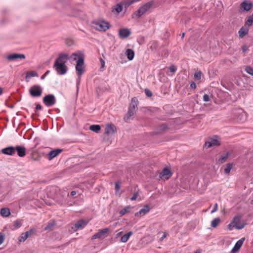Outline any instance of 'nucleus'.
<instances>
[{
    "instance_id": "nucleus-1",
    "label": "nucleus",
    "mask_w": 253,
    "mask_h": 253,
    "mask_svg": "<svg viewBox=\"0 0 253 253\" xmlns=\"http://www.w3.org/2000/svg\"><path fill=\"white\" fill-rule=\"evenodd\" d=\"M138 103V99L136 97H134L131 99V103L129 104L128 112L124 117V120L127 121V120L134 115L135 107H137Z\"/></svg>"
},
{
    "instance_id": "nucleus-2",
    "label": "nucleus",
    "mask_w": 253,
    "mask_h": 253,
    "mask_svg": "<svg viewBox=\"0 0 253 253\" xmlns=\"http://www.w3.org/2000/svg\"><path fill=\"white\" fill-rule=\"evenodd\" d=\"M152 3L150 2H147L141 6L138 10L134 12L132 15V18H138L145 13L152 7Z\"/></svg>"
},
{
    "instance_id": "nucleus-3",
    "label": "nucleus",
    "mask_w": 253,
    "mask_h": 253,
    "mask_svg": "<svg viewBox=\"0 0 253 253\" xmlns=\"http://www.w3.org/2000/svg\"><path fill=\"white\" fill-rule=\"evenodd\" d=\"M94 28L99 31L105 32L109 29L110 27V24L104 20H100L93 23Z\"/></svg>"
},
{
    "instance_id": "nucleus-4",
    "label": "nucleus",
    "mask_w": 253,
    "mask_h": 253,
    "mask_svg": "<svg viewBox=\"0 0 253 253\" xmlns=\"http://www.w3.org/2000/svg\"><path fill=\"white\" fill-rule=\"evenodd\" d=\"M233 119L237 122H244L246 120V115L243 110L241 109H234L233 111Z\"/></svg>"
},
{
    "instance_id": "nucleus-5",
    "label": "nucleus",
    "mask_w": 253,
    "mask_h": 253,
    "mask_svg": "<svg viewBox=\"0 0 253 253\" xmlns=\"http://www.w3.org/2000/svg\"><path fill=\"white\" fill-rule=\"evenodd\" d=\"M84 55L81 51H77L70 56V60L72 62H76V63H84Z\"/></svg>"
},
{
    "instance_id": "nucleus-6",
    "label": "nucleus",
    "mask_w": 253,
    "mask_h": 253,
    "mask_svg": "<svg viewBox=\"0 0 253 253\" xmlns=\"http://www.w3.org/2000/svg\"><path fill=\"white\" fill-rule=\"evenodd\" d=\"M217 135H214L212 138L209 137L207 141H206L204 146L209 148L214 146H219L221 145V141L217 138Z\"/></svg>"
},
{
    "instance_id": "nucleus-7",
    "label": "nucleus",
    "mask_w": 253,
    "mask_h": 253,
    "mask_svg": "<svg viewBox=\"0 0 253 253\" xmlns=\"http://www.w3.org/2000/svg\"><path fill=\"white\" fill-rule=\"evenodd\" d=\"M29 92L33 97H38L42 95V89L40 85L35 84L30 87Z\"/></svg>"
},
{
    "instance_id": "nucleus-8",
    "label": "nucleus",
    "mask_w": 253,
    "mask_h": 253,
    "mask_svg": "<svg viewBox=\"0 0 253 253\" xmlns=\"http://www.w3.org/2000/svg\"><path fill=\"white\" fill-rule=\"evenodd\" d=\"M42 101L45 106L47 107H50L53 106L55 104L56 98L53 94H49L45 95L43 97Z\"/></svg>"
},
{
    "instance_id": "nucleus-9",
    "label": "nucleus",
    "mask_w": 253,
    "mask_h": 253,
    "mask_svg": "<svg viewBox=\"0 0 253 253\" xmlns=\"http://www.w3.org/2000/svg\"><path fill=\"white\" fill-rule=\"evenodd\" d=\"M85 64H76V71L78 77L77 84H80L81 76L85 71Z\"/></svg>"
},
{
    "instance_id": "nucleus-10",
    "label": "nucleus",
    "mask_w": 253,
    "mask_h": 253,
    "mask_svg": "<svg viewBox=\"0 0 253 253\" xmlns=\"http://www.w3.org/2000/svg\"><path fill=\"white\" fill-rule=\"evenodd\" d=\"M117 132V128L112 123L107 124L104 135H114Z\"/></svg>"
},
{
    "instance_id": "nucleus-11",
    "label": "nucleus",
    "mask_w": 253,
    "mask_h": 253,
    "mask_svg": "<svg viewBox=\"0 0 253 253\" xmlns=\"http://www.w3.org/2000/svg\"><path fill=\"white\" fill-rule=\"evenodd\" d=\"M53 68L59 75H64L68 71L66 64H53Z\"/></svg>"
},
{
    "instance_id": "nucleus-12",
    "label": "nucleus",
    "mask_w": 253,
    "mask_h": 253,
    "mask_svg": "<svg viewBox=\"0 0 253 253\" xmlns=\"http://www.w3.org/2000/svg\"><path fill=\"white\" fill-rule=\"evenodd\" d=\"M36 232V229L34 228L31 229L26 232L23 233L19 237V242H24L29 236L34 234Z\"/></svg>"
},
{
    "instance_id": "nucleus-13",
    "label": "nucleus",
    "mask_w": 253,
    "mask_h": 253,
    "mask_svg": "<svg viewBox=\"0 0 253 253\" xmlns=\"http://www.w3.org/2000/svg\"><path fill=\"white\" fill-rule=\"evenodd\" d=\"M109 229L108 228H105L99 230L98 232L93 235L91 237V240L95 239H99L103 236H106L109 232Z\"/></svg>"
},
{
    "instance_id": "nucleus-14",
    "label": "nucleus",
    "mask_w": 253,
    "mask_h": 253,
    "mask_svg": "<svg viewBox=\"0 0 253 253\" xmlns=\"http://www.w3.org/2000/svg\"><path fill=\"white\" fill-rule=\"evenodd\" d=\"M14 154L17 152L19 157H24L26 154V149L25 147L20 145H16L14 147Z\"/></svg>"
},
{
    "instance_id": "nucleus-15",
    "label": "nucleus",
    "mask_w": 253,
    "mask_h": 253,
    "mask_svg": "<svg viewBox=\"0 0 253 253\" xmlns=\"http://www.w3.org/2000/svg\"><path fill=\"white\" fill-rule=\"evenodd\" d=\"M63 151L62 149L57 148L50 151L47 154V158L49 160H51L58 155H59Z\"/></svg>"
},
{
    "instance_id": "nucleus-16",
    "label": "nucleus",
    "mask_w": 253,
    "mask_h": 253,
    "mask_svg": "<svg viewBox=\"0 0 253 253\" xmlns=\"http://www.w3.org/2000/svg\"><path fill=\"white\" fill-rule=\"evenodd\" d=\"M172 174L170 169L168 167H165L160 173V177H164L166 179H169Z\"/></svg>"
},
{
    "instance_id": "nucleus-17",
    "label": "nucleus",
    "mask_w": 253,
    "mask_h": 253,
    "mask_svg": "<svg viewBox=\"0 0 253 253\" xmlns=\"http://www.w3.org/2000/svg\"><path fill=\"white\" fill-rule=\"evenodd\" d=\"M88 221L85 219H81L77 222L72 227L74 231H77L80 228H84L88 223Z\"/></svg>"
},
{
    "instance_id": "nucleus-18",
    "label": "nucleus",
    "mask_w": 253,
    "mask_h": 253,
    "mask_svg": "<svg viewBox=\"0 0 253 253\" xmlns=\"http://www.w3.org/2000/svg\"><path fill=\"white\" fill-rule=\"evenodd\" d=\"M245 240V238L244 237L238 240L230 251V253H237L241 248Z\"/></svg>"
},
{
    "instance_id": "nucleus-19",
    "label": "nucleus",
    "mask_w": 253,
    "mask_h": 253,
    "mask_svg": "<svg viewBox=\"0 0 253 253\" xmlns=\"http://www.w3.org/2000/svg\"><path fill=\"white\" fill-rule=\"evenodd\" d=\"M68 59H70V57L68 54L61 53L59 57L55 60L54 63H65Z\"/></svg>"
},
{
    "instance_id": "nucleus-20",
    "label": "nucleus",
    "mask_w": 253,
    "mask_h": 253,
    "mask_svg": "<svg viewBox=\"0 0 253 253\" xmlns=\"http://www.w3.org/2000/svg\"><path fill=\"white\" fill-rule=\"evenodd\" d=\"M14 147L9 146L2 149L0 151L4 155L13 156L14 155Z\"/></svg>"
},
{
    "instance_id": "nucleus-21",
    "label": "nucleus",
    "mask_w": 253,
    "mask_h": 253,
    "mask_svg": "<svg viewBox=\"0 0 253 253\" xmlns=\"http://www.w3.org/2000/svg\"><path fill=\"white\" fill-rule=\"evenodd\" d=\"M131 34L130 31L127 28L121 29L119 31V36L121 39H125Z\"/></svg>"
},
{
    "instance_id": "nucleus-22",
    "label": "nucleus",
    "mask_w": 253,
    "mask_h": 253,
    "mask_svg": "<svg viewBox=\"0 0 253 253\" xmlns=\"http://www.w3.org/2000/svg\"><path fill=\"white\" fill-rule=\"evenodd\" d=\"M152 209L148 205L144 206L143 208L141 209L138 212L135 213V216H141L145 215L148 212Z\"/></svg>"
},
{
    "instance_id": "nucleus-23",
    "label": "nucleus",
    "mask_w": 253,
    "mask_h": 253,
    "mask_svg": "<svg viewBox=\"0 0 253 253\" xmlns=\"http://www.w3.org/2000/svg\"><path fill=\"white\" fill-rule=\"evenodd\" d=\"M25 56L23 54H12L6 56V59L10 61H14L17 59H25Z\"/></svg>"
},
{
    "instance_id": "nucleus-24",
    "label": "nucleus",
    "mask_w": 253,
    "mask_h": 253,
    "mask_svg": "<svg viewBox=\"0 0 253 253\" xmlns=\"http://www.w3.org/2000/svg\"><path fill=\"white\" fill-rule=\"evenodd\" d=\"M241 8L246 11L250 10L252 7V3L247 1H243L241 4Z\"/></svg>"
},
{
    "instance_id": "nucleus-25",
    "label": "nucleus",
    "mask_w": 253,
    "mask_h": 253,
    "mask_svg": "<svg viewBox=\"0 0 253 253\" xmlns=\"http://www.w3.org/2000/svg\"><path fill=\"white\" fill-rule=\"evenodd\" d=\"M249 32V28L244 26L242 27L238 31V34L240 38H243Z\"/></svg>"
},
{
    "instance_id": "nucleus-26",
    "label": "nucleus",
    "mask_w": 253,
    "mask_h": 253,
    "mask_svg": "<svg viewBox=\"0 0 253 253\" xmlns=\"http://www.w3.org/2000/svg\"><path fill=\"white\" fill-rule=\"evenodd\" d=\"M38 74L36 71H28L26 73L25 80L27 82L29 81L31 77H38Z\"/></svg>"
},
{
    "instance_id": "nucleus-27",
    "label": "nucleus",
    "mask_w": 253,
    "mask_h": 253,
    "mask_svg": "<svg viewBox=\"0 0 253 253\" xmlns=\"http://www.w3.org/2000/svg\"><path fill=\"white\" fill-rule=\"evenodd\" d=\"M159 129L156 134H160L166 131L169 129L168 125L166 123L160 124L159 126Z\"/></svg>"
},
{
    "instance_id": "nucleus-28",
    "label": "nucleus",
    "mask_w": 253,
    "mask_h": 253,
    "mask_svg": "<svg viewBox=\"0 0 253 253\" xmlns=\"http://www.w3.org/2000/svg\"><path fill=\"white\" fill-rule=\"evenodd\" d=\"M0 214L3 217H8L10 215V209L8 208H2L0 210Z\"/></svg>"
},
{
    "instance_id": "nucleus-29",
    "label": "nucleus",
    "mask_w": 253,
    "mask_h": 253,
    "mask_svg": "<svg viewBox=\"0 0 253 253\" xmlns=\"http://www.w3.org/2000/svg\"><path fill=\"white\" fill-rule=\"evenodd\" d=\"M132 231H129L128 232L126 233L125 235H124L121 238L120 241L123 243H126L130 236L132 234Z\"/></svg>"
},
{
    "instance_id": "nucleus-30",
    "label": "nucleus",
    "mask_w": 253,
    "mask_h": 253,
    "mask_svg": "<svg viewBox=\"0 0 253 253\" xmlns=\"http://www.w3.org/2000/svg\"><path fill=\"white\" fill-rule=\"evenodd\" d=\"M89 129L96 133H98L101 129V126L99 125H92L90 126Z\"/></svg>"
},
{
    "instance_id": "nucleus-31",
    "label": "nucleus",
    "mask_w": 253,
    "mask_h": 253,
    "mask_svg": "<svg viewBox=\"0 0 253 253\" xmlns=\"http://www.w3.org/2000/svg\"><path fill=\"white\" fill-rule=\"evenodd\" d=\"M126 54L127 55V58L131 60L134 58V52L132 49H127L126 50Z\"/></svg>"
},
{
    "instance_id": "nucleus-32",
    "label": "nucleus",
    "mask_w": 253,
    "mask_h": 253,
    "mask_svg": "<svg viewBox=\"0 0 253 253\" xmlns=\"http://www.w3.org/2000/svg\"><path fill=\"white\" fill-rule=\"evenodd\" d=\"M229 156V153L228 152H226L224 155L221 156V157L218 160V163L220 164L223 163L225 162Z\"/></svg>"
},
{
    "instance_id": "nucleus-33",
    "label": "nucleus",
    "mask_w": 253,
    "mask_h": 253,
    "mask_svg": "<svg viewBox=\"0 0 253 253\" xmlns=\"http://www.w3.org/2000/svg\"><path fill=\"white\" fill-rule=\"evenodd\" d=\"M221 220L219 217H216L213 219L211 222V226L213 228H216L219 224Z\"/></svg>"
},
{
    "instance_id": "nucleus-34",
    "label": "nucleus",
    "mask_w": 253,
    "mask_h": 253,
    "mask_svg": "<svg viewBox=\"0 0 253 253\" xmlns=\"http://www.w3.org/2000/svg\"><path fill=\"white\" fill-rule=\"evenodd\" d=\"M123 5L122 3H119L114 6L113 11H116L118 13L121 12L123 10Z\"/></svg>"
},
{
    "instance_id": "nucleus-35",
    "label": "nucleus",
    "mask_w": 253,
    "mask_h": 253,
    "mask_svg": "<svg viewBox=\"0 0 253 253\" xmlns=\"http://www.w3.org/2000/svg\"><path fill=\"white\" fill-rule=\"evenodd\" d=\"M130 206H128L127 207H126L125 208L121 210L119 213L120 214V216H122L124 215H125L126 213H128L130 211Z\"/></svg>"
},
{
    "instance_id": "nucleus-36",
    "label": "nucleus",
    "mask_w": 253,
    "mask_h": 253,
    "mask_svg": "<svg viewBox=\"0 0 253 253\" xmlns=\"http://www.w3.org/2000/svg\"><path fill=\"white\" fill-rule=\"evenodd\" d=\"M253 23V17L250 16L248 17L247 20H246L244 26L246 27H249L251 26Z\"/></svg>"
},
{
    "instance_id": "nucleus-37",
    "label": "nucleus",
    "mask_w": 253,
    "mask_h": 253,
    "mask_svg": "<svg viewBox=\"0 0 253 253\" xmlns=\"http://www.w3.org/2000/svg\"><path fill=\"white\" fill-rule=\"evenodd\" d=\"M22 225V223L20 221L17 220L15 221L14 224L11 227V230H15L16 228H18Z\"/></svg>"
},
{
    "instance_id": "nucleus-38",
    "label": "nucleus",
    "mask_w": 253,
    "mask_h": 253,
    "mask_svg": "<svg viewBox=\"0 0 253 253\" xmlns=\"http://www.w3.org/2000/svg\"><path fill=\"white\" fill-rule=\"evenodd\" d=\"M135 0H126L123 1L122 2L123 5L125 6V7H128L129 5L132 4Z\"/></svg>"
},
{
    "instance_id": "nucleus-39",
    "label": "nucleus",
    "mask_w": 253,
    "mask_h": 253,
    "mask_svg": "<svg viewBox=\"0 0 253 253\" xmlns=\"http://www.w3.org/2000/svg\"><path fill=\"white\" fill-rule=\"evenodd\" d=\"M233 167V165L232 163H228L226 165V167L225 169H224V172L226 174H229L231 171V169H232Z\"/></svg>"
},
{
    "instance_id": "nucleus-40",
    "label": "nucleus",
    "mask_w": 253,
    "mask_h": 253,
    "mask_svg": "<svg viewBox=\"0 0 253 253\" xmlns=\"http://www.w3.org/2000/svg\"><path fill=\"white\" fill-rule=\"evenodd\" d=\"M246 224H247L246 222H242V223H240L239 224H238V223L235 224L234 226L236 229L241 230V229H243Z\"/></svg>"
},
{
    "instance_id": "nucleus-41",
    "label": "nucleus",
    "mask_w": 253,
    "mask_h": 253,
    "mask_svg": "<svg viewBox=\"0 0 253 253\" xmlns=\"http://www.w3.org/2000/svg\"><path fill=\"white\" fill-rule=\"evenodd\" d=\"M245 71L251 76H253V68L249 66H247L245 68Z\"/></svg>"
},
{
    "instance_id": "nucleus-42",
    "label": "nucleus",
    "mask_w": 253,
    "mask_h": 253,
    "mask_svg": "<svg viewBox=\"0 0 253 253\" xmlns=\"http://www.w3.org/2000/svg\"><path fill=\"white\" fill-rule=\"evenodd\" d=\"M242 218L241 215H236L232 220V223H234L235 224H237L240 222V220Z\"/></svg>"
},
{
    "instance_id": "nucleus-43",
    "label": "nucleus",
    "mask_w": 253,
    "mask_h": 253,
    "mask_svg": "<svg viewBox=\"0 0 253 253\" xmlns=\"http://www.w3.org/2000/svg\"><path fill=\"white\" fill-rule=\"evenodd\" d=\"M201 71H198L197 72H195L194 74V78L196 80H200L201 78V75H202Z\"/></svg>"
},
{
    "instance_id": "nucleus-44",
    "label": "nucleus",
    "mask_w": 253,
    "mask_h": 253,
    "mask_svg": "<svg viewBox=\"0 0 253 253\" xmlns=\"http://www.w3.org/2000/svg\"><path fill=\"white\" fill-rule=\"evenodd\" d=\"M145 93L148 97H151L153 95L152 92L148 88H145L144 90Z\"/></svg>"
},
{
    "instance_id": "nucleus-45",
    "label": "nucleus",
    "mask_w": 253,
    "mask_h": 253,
    "mask_svg": "<svg viewBox=\"0 0 253 253\" xmlns=\"http://www.w3.org/2000/svg\"><path fill=\"white\" fill-rule=\"evenodd\" d=\"M151 45L150 48L152 49V50H154L156 49L158 46V43L156 42H151Z\"/></svg>"
},
{
    "instance_id": "nucleus-46",
    "label": "nucleus",
    "mask_w": 253,
    "mask_h": 253,
    "mask_svg": "<svg viewBox=\"0 0 253 253\" xmlns=\"http://www.w3.org/2000/svg\"><path fill=\"white\" fill-rule=\"evenodd\" d=\"M169 70L170 73H174L177 70V67L172 64L169 67Z\"/></svg>"
},
{
    "instance_id": "nucleus-47",
    "label": "nucleus",
    "mask_w": 253,
    "mask_h": 253,
    "mask_svg": "<svg viewBox=\"0 0 253 253\" xmlns=\"http://www.w3.org/2000/svg\"><path fill=\"white\" fill-rule=\"evenodd\" d=\"M66 45L68 46H71L74 44V41L73 40L71 39H66L65 42Z\"/></svg>"
},
{
    "instance_id": "nucleus-48",
    "label": "nucleus",
    "mask_w": 253,
    "mask_h": 253,
    "mask_svg": "<svg viewBox=\"0 0 253 253\" xmlns=\"http://www.w3.org/2000/svg\"><path fill=\"white\" fill-rule=\"evenodd\" d=\"M138 196V191L134 192V193L133 194V196L131 197L130 200L131 201L136 200Z\"/></svg>"
},
{
    "instance_id": "nucleus-49",
    "label": "nucleus",
    "mask_w": 253,
    "mask_h": 253,
    "mask_svg": "<svg viewBox=\"0 0 253 253\" xmlns=\"http://www.w3.org/2000/svg\"><path fill=\"white\" fill-rule=\"evenodd\" d=\"M120 184H121V182L120 183L119 181L115 182V188L116 192L119 191V190L120 188V186H121Z\"/></svg>"
},
{
    "instance_id": "nucleus-50",
    "label": "nucleus",
    "mask_w": 253,
    "mask_h": 253,
    "mask_svg": "<svg viewBox=\"0 0 253 253\" xmlns=\"http://www.w3.org/2000/svg\"><path fill=\"white\" fill-rule=\"evenodd\" d=\"M203 100L205 101V102H208L210 100V96L207 94H205L203 96Z\"/></svg>"
},
{
    "instance_id": "nucleus-51",
    "label": "nucleus",
    "mask_w": 253,
    "mask_h": 253,
    "mask_svg": "<svg viewBox=\"0 0 253 253\" xmlns=\"http://www.w3.org/2000/svg\"><path fill=\"white\" fill-rule=\"evenodd\" d=\"M4 240V235L2 232H0V245H1Z\"/></svg>"
},
{
    "instance_id": "nucleus-52",
    "label": "nucleus",
    "mask_w": 253,
    "mask_h": 253,
    "mask_svg": "<svg viewBox=\"0 0 253 253\" xmlns=\"http://www.w3.org/2000/svg\"><path fill=\"white\" fill-rule=\"evenodd\" d=\"M54 226L53 223H49L45 227V230H48L52 228Z\"/></svg>"
},
{
    "instance_id": "nucleus-53",
    "label": "nucleus",
    "mask_w": 253,
    "mask_h": 253,
    "mask_svg": "<svg viewBox=\"0 0 253 253\" xmlns=\"http://www.w3.org/2000/svg\"><path fill=\"white\" fill-rule=\"evenodd\" d=\"M217 208H218V204H217V203H215L214 205V208H213V210L211 211V213H212L216 211L217 210Z\"/></svg>"
},
{
    "instance_id": "nucleus-54",
    "label": "nucleus",
    "mask_w": 253,
    "mask_h": 253,
    "mask_svg": "<svg viewBox=\"0 0 253 253\" xmlns=\"http://www.w3.org/2000/svg\"><path fill=\"white\" fill-rule=\"evenodd\" d=\"M233 227H235L234 223H232V222L228 225V229L230 230H231Z\"/></svg>"
},
{
    "instance_id": "nucleus-55",
    "label": "nucleus",
    "mask_w": 253,
    "mask_h": 253,
    "mask_svg": "<svg viewBox=\"0 0 253 253\" xmlns=\"http://www.w3.org/2000/svg\"><path fill=\"white\" fill-rule=\"evenodd\" d=\"M248 47L246 45H244L243 46H242V50L243 53L246 52L248 50Z\"/></svg>"
},
{
    "instance_id": "nucleus-56",
    "label": "nucleus",
    "mask_w": 253,
    "mask_h": 253,
    "mask_svg": "<svg viewBox=\"0 0 253 253\" xmlns=\"http://www.w3.org/2000/svg\"><path fill=\"white\" fill-rule=\"evenodd\" d=\"M190 87L192 89H195L196 88V83L194 82H192V83L190 84Z\"/></svg>"
},
{
    "instance_id": "nucleus-57",
    "label": "nucleus",
    "mask_w": 253,
    "mask_h": 253,
    "mask_svg": "<svg viewBox=\"0 0 253 253\" xmlns=\"http://www.w3.org/2000/svg\"><path fill=\"white\" fill-rule=\"evenodd\" d=\"M42 108V106L40 104H37L36 106V110H41Z\"/></svg>"
},
{
    "instance_id": "nucleus-58",
    "label": "nucleus",
    "mask_w": 253,
    "mask_h": 253,
    "mask_svg": "<svg viewBox=\"0 0 253 253\" xmlns=\"http://www.w3.org/2000/svg\"><path fill=\"white\" fill-rule=\"evenodd\" d=\"M41 157L40 156H37V158L36 157H34V156H32V159L34 160V161H39Z\"/></svg>"
},
{
    "instance_id": "nucleus-59",
    "label": "nucleus",
    "mask_w": 253,
    "mask_h": 253,
    "mask_svg": "<svg viewBox=\"0 0 253 253\" xmlns=\"http://www.w3.org/2000/svg\"><path fill=\"white\" fill-rule=\"evenodd\" d=\"M123 234V231H120L116 234V238H118Z\"/></svg>"
},
{
    "instance_id": "nucleus-60",
    "label": "nucleus",
    "mask_w": 253,
    "mask_h": 253,
    "mask_svg": "<svg viewBox=\"0 0 253 253\" xmlns=\"http://www.w3.org/2000/svg\"><path fill=\"white\" fill-rule=\"evenodd\" d=\"M76 193H76V191H71V194H71V196H75V195L76 194Z\"/></svg>"
},
{
    "instance_id": "nucleus-61",
    "label": "nucleus",
    "mask_w": 253,
    "mask_h": 253,
    "mask_svg": "<svg viewBox=\"0 0 253 253\" xmlns=\"http://www.w3.org/2000/svg\"><path fill=\"white\" fill-rule=\"evenodd\" d=\"M105 64H101L100 70L102 71V69L105 67Z\"/></svg>"
},
{
    "instance_id": "nucleus-62",
    "label": "nucleus",
    "mask_w": 253,
    "mask_h": 253,
    "mask_svg": "<svg viewBox=\"0 0 253 253\" xmlns=\"http://www.w3.org/2000/svg\"><path fill=\"white\" fill-rule=\"evenodd\" d=\"M45 77H46V75L44 74L43 75H42V76L41 78L42 80H43Z\"/></svg>"
},
{
    "instance_id": "nucleus-63",
    "label": "nucleus",
    "mask_w": 253,
    "mask_h": 253,
    "mask_svg": "<svg viewBox=\"0 0 253 253\" xmlns=\"http://www.w3.org/2000/svg\"><path fill=\"white\" fill-rule=\"evenodd\" d=\"M3 92V89L2 87L0 86V95H1Z\"/></svg>"
},
{
    "instance_id": "nucleus-64",
    "label": "nucleus",
    "mask_w": 253,
    "mask_h": 253,
    "mask_svg": "<svg viewBox=\"0 0 253 253\" xmlns=\"http://www.w3.org/2000/svg\"><path fill=\"white\" fill-rule=\"evenodd\" d=\"M50 71L49 70H47L45 73L44 74L46 75V76L47 75V74H48L49 73Z\"/></svg>"
}]
</instances>
